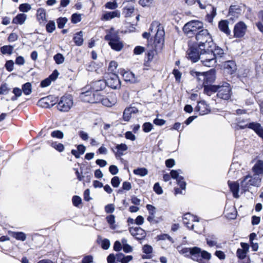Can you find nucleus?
Returning <instances> with one entry per match:
<instances>
[{
  "label": "nucleus",
  "mask_w": 263,
  "mask_h": 263,
  "mask_svg": "<svg viewBox=\"0 0 263 263\" xmlns=\"http://www.w3.org/2000/svg\"><path fill=\"white\" fill-rule=\"evenodd\" d=\"M105 40L108 42L111 48L116 51H120L124 47V44L118 34V32L114 28L106 30Z\"/></svg>",
  "instance_id": "1"
},
{
  "label": "nucleus",
  "mask_w": 263,
  "mask_h": 263,
  "mask_svg": "<svg viewBox=\"0 0 263 263\" xmlns=\"http://www.w3.org/2000/svg\"><path fill=\"white\" fill-rule=\"evenodd\" d=\"M196 39L199 49L209 50L214 45L211 34L206 29H202L196 35Z\"/></svg>",
  "instance_id": "2"
},
{
  "label": "nucleus",
  "mask_w": 263,
  "mask_h": 263,
  "mask_svg": "<svg viewBox=\"0 0 263 263\" xmlns=\"http://www.w3.org/2000/svg\"><path fill=\"white\" fill-rule=\"evenodd\" d=\"M151 32L153 30L156 31L154 43L156 49H161L164 42L165 32L163 27L158 22H153L150 28Z\"/></svg>",
  "instance_id": "3"
},
{
  "label": "nucleus",
  "mask_w": 263,
  "mask_h": 263,
  "mask_svg": "<svg viewBox=\"0 0 263 263\" xmlns=\"http://www.w3.org/2000/svg\"><path fill=\"white\" fill-rule=\"evenodd\" d=\"M211 253L205 250H202L201 248L194 247L192 248L190 258L198 263H209L211 259Z\"/></svg>",
  "instance_id": "4"
},
{
  "label": "nucleus",
  "mask_w": 263,
  "mask_h": 263,
  "mask_svg": "<svg viewBox=\"0 0 263 263\" xmlns=\"http://www.w3.org/2000/svg\"><path fill=\"white\" fill-rule=\"evenodd\" d=\"M190 73L192 76L196 77L198 81H203V85H210L216 79V72L214 69H211L206 72H200L192 70Z\"/></svg>",
  "instance_id": "5"
},
{
  "label": "nucleus",
  "mask_w": 263,
  "mask_h": 263,
  "mask_svg": "<svg viewBox=\"0 0 263 263\" xmlns=\"http://www.w3.org/2000/svg\"><path fill=\"white\" fill-rule=\"evenodd\" d=\"M200 58L201 62L204 66L212 67L215 65L216 63V57L213 53L212 47L206 49H200Z\"/></svg>",
  "instance_id": "6"
},
{
  "label": "nucleus",
  "mask_w": 263,
  "mask_h": 263,
  "mask_svg": "<svg viewBox=\"0 0 263 263\" xmlns=\"http://www.w3.org/2000/svg\"><path fill=\"white\" fill-rule=\"evenodd\" d=\"M80 98L84 102L97 103L101 101L102 96L100 92L86 91L81 93Z\"/></svg>",
  "instance_id": "7"
},
{
  "label": "nucleus",
  "mask_w": 263,
  "mask_h": 263,
  "mask_svg": "<svg viewBox=\"0 0 263 263\" xmlns=\"http://www.w3.org/2000/svg\"><path fill=\"white\" fill-rule=\"evenodd\" d=\"M217 96L223 100H228L230 99L232 92L230 85L227 83H223L221 85H216Z\"/></svg>",
  "instance_id": "8"
},
{
  "label": "nucleus",
  "mask_w": 263,
  "mask_h": 263,
  "mask_svg": "<svg viewBox=\"0 0 263 263\" xmlns=\"http://www.w3.org/2000/svg\"><path fill=\"white\" fill-rule=\"evenodd\" d=\"M261 182V179L257 177L247 175L241 181L240 185L243 191H248L251 186H259Z\"/></svg>",
  "instance_id": "9"
},
{
  "label": "nucleus",
  "mask_w": 263,
  "mask_h": 263,
  "mask_svg": "<svg viewBox=\"0 0 263 263\" xmlns=\"http://www.w3.org/2000/svg\"><path fill=\"white\" fill-rule=\"evenodd\" d=\"M73 104V100L71 96H63L58 102L57 108L60 111L67 112L71 108Z\"/></svg>",
  "instance_id": "10"
},
{
  "label": "nucleus",
  "mask_w": 263,
  "mask_h": 263,
  "mask_svg": "<svg viewBox=\"0 0 263 263\" xmlns=\"http://www.w3.org/2000/svg\"><path fill=\"white\" fill-rule=\"evenodd\" d=\"M202 28L203 23L201 22L193 20L185 24L183 30L185 33L190 35L191 33L196 32Z\"/></svg>",
  "instance_id": "11"
},
{
  "label": "nucleus",
  "mask_w": 263,
  "mask_h": 263,
  "mask_svg": "<svg viewBox=\"0 0 263 263\" xmlns=\"http://www.w3.org/2000/svg\"><path fill=\"white\" fill-rule=\"evenodd\" d=\"M106 84L113 89H117L121 87V81L116 73H108L106 77Z\"/></svg>",
  "instance_id": "12"
},
{
  "label": "nucleus",
  "mask_w": 263,
  "mask_h": 263,
  "mask_svg": "<svg viewBox=\"0 0 263 263\" xmlns=\"http://www.w3.org/2000/svg\"><path fill=\"white\" fill-rule=\"evenodd\" d=\"M245 6L241 4L231 6L229 8L228 17L232 21L238 18L241 14Z\"/></svg>",
  "instance_id": "13"
},
{
  "label": "nucleus",
  "mask_w": 263,
  "mask_h": 263,
  "mask_svg": "<svg viewBox=\"0 0 263 263\" xmlns=\"http://www.w3.org/2000/svg\"><path fill=\"white\" fill-rule=\"evenodd\" d=\"M247 30V26L243 22L240 21L236 23L234 27V36L236 38H241L245 36Z\"/></svg>",
  "instance_id": "14"
},
{
  "label": "nucleus",
  "mask_w": 263,
  "mask_h": 263,
  "mask_svg": "<svg viewBox=\"0 0 263 263\" xmlns=\"http://www.w3.org/2000/svg\"><path fill=\"white\" fill-rule=\"evenodd\" d=\"M183 223L189 229L194 230L195 225L193 222H199V218L197 216L191 214L190 213H187L183 215Z\"/></svg>",
  "instance_id": "15"
},
{
  "label": "nucleus",
  "mask_w": 263,
  "mask_h": 263,
  "mask_svg": "<svg viewBox=\"0 0 263 263\" xmlns=\"http://www.w3.org/2000/svg\"><path fill=\"white\" fill-rule=\"evenodd\" d=\"M57 102V98L50 95L41 99L38 102V105L43 108H50L55 105Z\"/></svg>",
  "instance_id": "16"
},
{
  "label": "nucleus",
  "mask_w": 263,
  "mask_h": 263,
  "mask_svg": "<svg viewBox=\"0 0 263 263\" xmlns=\"http://www.w3.org/2000/svg\"><path fill=\"white\" fill-rule=\"evenodd\" d=\"M182 173L180 170H172L170 173L171 177L177 180V183L180 186L182 190H185L186 187V183L184 181L183 177L179 175Z\"/></svg>",
  "instance_id": "17"
},
{
  "label": "nucleus",
  "mask_w": 263,
  "mask_h": 263,
  "mask_svg": "<svg viewBox=\"0 0 263 263\" xmlns=\"http://www.w3.org/2000/svg\"><path fill=\"white\" fill-rule=\"evenodd\" d=\"M182 173L180 170H172L170 173L171 177L177 180V183L180 186L182 190H185L186 187V183L184 181L183 177L179 175Z\"/></svg>",
  "instance_id": "18"
},
{
  "label": "nucleus",
  "mask_w": 263,
  "mask_h": 263,
  "mask_svg": "<svg viewBox=\"0 0 263 263\" xmlns=\"http://www.w3.org/2000/svg\"><path fill=\"white\" fill-rule=\"evenodd\" d=\"M241 248H238L236 251L237 257L241 260L245 259L249 250V245L245 242L240 243Z\"/></svg>",
  "instance_id": "19"
},
{
  "label": "nucleus",
  "mask_w": 263,
  "mask_h": 263,
  "mask_svg": "<svg viewBox=\"0 0 263 263\" xmlns=\"http://www.w3.org/2000/svg\"><path fill=\"white\" fill-rule=\"evenodd\" d=\"M146 209L148 212L149 215L147 218V220L151 223H157L158 222L156 218V208L151 204H147Z\"/></svg>",
  "instance_id": "20"
},
{
  "label": "nucleus",
  "mask_w": 263,
  "mask_h": 263,
  "mask_svg": "<svg viewBox=\"0 0 263 263\" xmlns=\"http://www.w3.org/2000/svg\"><path fill=\"white\" fill-rule=\"evenodd\" d=\"M129 232L132 235L139 240L143 239L146 235L145 231L140 227H132Z\"/></svg>",
  "instance_id": "21"
},
{
  "label": "nucleus",
  "mask_w": 263,
  "mask_h": 263,
  "mask_svg": "<svg viewBox=\"0 0 263 263\" xmlns=\"http://www.w3.org/2000/svg\"><path fill=\"white\" fill-rule=\"evenodd\" d=\"M102 104L107 107H111L117 103V99L115 94H112L106 98H103L101 101Z\"/></svg>",
  "instance_id": "22"
},
{
  "label": "nucleus",
  "mask_w": 263,
  "mask_h": 263,
  "mask_svg": "<svg viewBox=\"0 0 263 263\" xmlns=\"http://www.w3.org/2000/svg\"><path fill=\"white\" fill-rule=\"evenodd\" d=\"M120 16L121 13L119 10H115L114 11H107L103 14L101 17V20L107 21L115 17L119 18Z\"/></svg>",
  "instance_id": "23"
},
{
  "label": "nucleus",
  "mask_w": 263,
  "mask_h": 263,
  "mask_svg": "<svg viewBox=\"0 0 263 263\" xmlns=\"http://www.w3.org/2000/svg\"><path fill=\"white\" fill-rule=\"evenodd\" d=\"M138 110L135 107H129L125 109L123 114V119L125 121H128L132 117V115L137 114Z\"/></svg>",
  "instance_id": "24"
},
{
  "label": "nucleus",
  "mask_w": 263,
  "mask_h": 263,
  "mask_svg": "<svg viewBox=\"0 0 263 263\" xmlns=\"http://www.w3.org/2000/svg\"><path fill=\"white\" fill-rule=\"evenodd\" d=\"M195 110L199 112L201 115L207 114L210 112L209 107L204 101L198 102L197 106L195 108Z\"/></svg>",
  "instance_id": "25"
},
{
  "label": "nucleus",
  "mask_w": 263,
  "mask_h": 263,
  "mask_svg": "<svg viewBox=\"0 0 263 263\" xmlns=\"http://www.w3.org/2000/svg\"><path fill=\"white\" fill-rule=\"evenodd\" d=\"M187 58L193 62H196L200 58L198 50L195 48H190L187 51Z\"/></svg>",
  "instance_id": "26"
},
{
  "label": "nucleus",
  "mask_w": 263,
  "mask_h": 263,
  "mask_svg": "<svg viewBox=\"0 0 263 263\" xmlns=\"http://www.w3.org/2000/svg\"><path fill=\"white\" fill-rule=\"evenodd\" d=\"M252 170L256 175H263V160H257Z\"/></svg>",
  "instance_id": "27"
},
{
  "label": "nucleus",
  "mask_w": 263,
  "mask_h": 263,
  "mask_svg": "<svg viewBox=\"0 0 263 263\" xmlns=\"http://www.w3.org/2000/svg\"><path fill=\"white\" fill-rule=\"evenodd\" d=\"M36 19L40 25H44L47 22L46 13L43 8H39L36 12Z\"/></svg>",
  "instance_id": "28"
},
{
  "label": "nucleus",
  "mask_w": 263,
  "mask_h": 263,
  "mask_svg": "<svg viewBox=\"0 0 263 263\" xmlns=\"http://www.w3.org/2000/svg\"><path fill=\"white\" fill-rule=\"evenodd\" d=\"M219 30L229 36L231 34V30L229 28V22L227 20L220 21L218 23Z\"/></svg>",
  "instance_id": "29"
},
{
  "label": "nucleus",
  "mask_w": 263,
  "mask_h": 263,
  "mask_svg": "<svg viewBox=\"0 0 263 263\" xmlns=\"http://www.w3.org/2000/svg\"><path fill=\"white\" fill-rule=\"evenodd\" d=\"M224 68L226 72L232 74L236 70V65L234 61H229L224 63Z\"/></svg>",
  "instance_id": "30"
},
{
  "label": "nucleus",
  "mask_w": 263,
  "mask_h": 263,
  "mask_svg": "<svg viewBox=\"0 0 263 263\" xmlns=\"http://www.w3.org/2000/svg\"><path fill=\"white\" fill-rule=\"evenodd\" d=\"M27 18L26 14L24 13L18 14L13 18L12 23L22 25L25 23Z\"/></svg>",
  "instance_id": "31"
},
{
  "label": "nucleus",
  "mask_w": 263,
  "mask_h": 263,
  "mask_svg": "<svg viewBox=\"0 0 263 263\" xmlns=\"http://www.w3.org/2000/svg\"><path fill=\"white\" fill-rule=\"evenodd\" d=\"M123 78L126 82L135 83L137 82L135 74L130 71H125L122 74Z\"/></svg>",
  "instance_id": "32"
},
{
  "label": "nucleus",
  "mask_w": 263,
  "mask_h": 263,
  "mask_svg": "<svg viewBox=\"0 0 263 263\" xmlns=\"http://www.w3.org/2000/svg\"><path fill=\"white\" fill-rule=\"evenodd\" d=\"M228 184L229 187L233 193V197L236 198L239 197V184L236 182H231L230 181H228Z\"/></svg>",
  "instance_id": "33"
},
{
  "label": "nucleus",
  "mask_w": 263,
  "mask_h": 263,
  "mask_svg": "<svg viewBox=\"0 0 263 263\" xmlns=\"http://www.w3.org/2000/svg\"><path fill=\"white\" fill-rule=\"evenodd\" d=\"M106 81L103 80H99L93 82L92 87L94 91L99 92L100 90L104 89L105 87Z\"/></svg>",
  "instance_id": "34"
},
{
  "label": "nucleus",
  "mask_w": 263,
  "mask_h": 263,
  "mask_svg": "<svg viewBox=\"0 0 263 263\" xmlns=\"http://www.w3.org/2000/svg\"><path fill=\"white\" fill-rule=\"evenodd\" d=\"M117 152H115L116 157H121L124 155V152L128 149L127 146L124 143L117 144L116 146Z\"/></svg>",
  "instance_id": "35"
},
{
  "label": "nucleus",
  "mask_w": 263,
  "mask_h": 263,
  "mask_svg": "<svg viewBox=\"0 0 263 263\" xmlns=\"http://www.w3.org/2000/svg\"><path fill=\"white\" fill-rule=\"evenodd\" d=\"M142 251L145 255L142 256L143 259H149L151 258V254L153 252V248L151 246L145 245L143 247Z\"/></svg>",
  "instance_id": "36"
},
{
  "label": "nucleus",
  "mask_w": 263,
  "mask_h": 263,
  "mask_svg": "<svg viewBox=\"0 0 263 263\" xmlns=\"http://www.w3.org/2000/svg\"><path fill=\"white\" fill-rule=\"evenodd\" d=\"M133 259L132 255L124 256L122 253L117 254V261L121 263H128Z\"/></svg>",
  "instance_id": "37"
},
{
  "label": "nucleus",
  "mask_w": 263,
  "mask_h": 263,
  "mask_svg": "<svg viewBox=\"0 0 263 263\" xmlns=\"http://www.w3.org/2000/svg\"><path fill=\"white\" fill-rule=\"evenodd\" d=\"M106 220L109 226V228L112 230H115L118 226L116 223L115 216L114 215H109L106 216Z\"/></svg>",
  "instance_id": "38"
},
{
  "label": "nucleus",
  "mask_w": 263,
  "mask_h": 263,
  "mask_svg": "<svg viewBox=\"0 0 263 263\" xmlns=\"http://www.w3.org/2000/svg\"><path fill=\"white\" fill-rule=\"evenodd\" d=\"M9 234L11 235L12 237L18 240H21L23 241H25L26 239V234L22 232H10Z\"/></svg>",
  "instance_id": "39"
},
{
  "label": "nucleus",
  "mask_w": 263,
  "mask_h": 263,
  "mask_svg": "<svg viewBox=\"0 0 263 263\" xmlns=\"http://www.w3.org/2000/svg\"><path fill=\"white\" fill-rule=\"evenodd\" d=\"M206 243L209 246L212 247H218L216 236L214 235H208L206 238Z\"/></svg>",
  "instance_id": "40"
},
{
  "label": "nucleus",
  "mask_w": 263,
  "mask_h": 263,
  "mask_svg": "<svg viewBox=\"0 0 263 263\" xmlns=\"http://www.w3.org/2000/svg\"><path fill=\"white\" fill-rule=\"evenodd\" d=\"M73 40L75 44L77 46H81L83 43V32L82 31H79L73 37Z\"/></svg>",
  "instance_id": "41"
},
{
  "label": "nucleus",
  "mask_w": 263,
  "mask_h": 263,
  "mask_svg": "<svg viewBox=\"0 0 263 263\" xmlns=\"http://www.w3.org/2000/svg\"><path fill=\"white\" fill-rule=\"evenodd\" d=\"M203 87L204 93L208 95V96H211L212 93L217 92L216 85L204 84V85H203Z\"/></svg>",
  "instance_id": "42"
},
{
  "label": "nucleus",
  "mask_w": 263,
  "mask_h": 263,
  "mask_svg": "<svg viewBox=\"0 0 263 263\" xmlns=\"http://www.w3.org/2000/svg\"><path fill=\"white\" fill-rule=\"evenodd\" d=\"M14 47L11 45H5L1 47L0 50L3 54L11 55L13 50Z\"/></svg>",
  "instance_id": "43"
},
{
  "label": "nucleus",
  "mask_w": 263,
  "mask_h": 263,
  "mask_svg": "<svg viewBox=\"0 0 263 263\" xmlns=\"http://www.w3.org/2000/svg\"><path fill=\"white\" fill-rule=\"evenodd\" d=\"M227 218L234 219L236 217V211L234 207H231L224 211Z\"/></svg>",
  "instance_id": "44"
},
{
  "label": "nucleus",
  "mask_w": 263,
  "mask_h": 263,
  "mask_svg": "<svg viewBox=\"0 0 263 263\" xmlns=\"http://www.w3.org/2000/svg\"><path fill=\"white\" fill-rule=\"evenodd\" d=\"M133 173L136 175L139 176L140 177H144L147 175L148 171L145 167H141L135 169Z\"/></svg>",
  "instance_id": "45"
},
{
  "label": "nucleus",
  "mask_w": 263,
  "mask_h": 263,
  "mask_svg": "<svg viewBox=\"0 0 263 263\" xmlns=\"http://www.w3.org/2000/svg\"><path fill=\"white\" fill-rule=\"evenodd\" d=\"M135 7L134 5L126 6L123 8V13L126 17H129L134 12Z\"/></svg>",
  "instance_id": "46"
},
{
  "label": "nucleus",
  "mask_w": 263,
  "mask_h": 263,
  "mask_svg": "<svg viewBox=\"0 0 263 263\" xmlns=\"http://www.w3.org/2000/svg\"><path fill=\"white\" fill-rule=\"evenodd\" d=\"M112 2H109L105 4V7L106 9L110 10H115L118 7L117 2V0H112Z\"/></svg>",
  "instance_id": "47"
},
{
  "label": "nucleus",
  "mask_w": 263,
  "mask_h": 263,
  "mask_svg": "<svg viewBox=\"0 0 263 263\" xmlns=\"http://www.w3.org/2000/svg\"><path fill=\"white\" fill-rule=\"evenodd\" d=\"M46 29L48 32L52 33L55 29V24L53 21H50L46 26Z\"/></svg>",
  "instance_id": "48"
},
{
  "label": "nucleus",
  "mask_w": 263,
  "mask_h": 263,
  "mask_svg": "<svg viewBox=\"0 0 263 263\" xmlns=\"http://www.w3.org/2000/svg\"><path fill=\"white\" fill-rule=\"evenodd\" d=\"M22 90L26 95H29L31 93V85L30 83H26L23 85Z\"/></svg>",
  "instance_id": "49"
},
{
  "label": "nucleus",
  "mask_w": 263,
  "mask_h": 263,
  "mask_svg": "<svg viewBox=\"0 0 263 263\" xmlns=\"http://www.w3.org/2000/svg\"><path fill=\"white\" fill-rule=\"evenodd\" d=\"M118 67V64L116 62L112 61L109 63L108 70L110 73H115Z\"/></svg>",
  "instance_id": "50"
},
{
  "label": "nucleus",
  "mask_w": 263,
  "mask_h": 263,
  "mask_svg": "<svg viewBox=\"0 0 263 263\" xmlns=\"http://www.w3.org/2000/svg\"><path fill=\"white\" fill-rule=\"evenodd\" d=\"M82 20V14L78 13H73L71 15V21L73 24H77L81 22Z\"/></svg>",
  "instance_id": "51"
},
{
  "label": "nucleus",
  "mask_w": 263,
  "mask_h": 263,
  "mask_svg": "<svg viewBox=\"0 0 263 263\" xmlns=\"http://www.w3.org/2000/svg\"><path fill=\"white\" fill-rule=\"evenodd\" d=\"M31 9V6L27 3L22 4L19 6V10L23 12H27Z\"/></svg>",
  "instance_id": "52"
},
{
  "label": "nucleus",
  "mask_w": 263,
  "mask_h": 263,
  "mask_svg": "<svg viewBox=\"0 0 263 263\" xmlns=\"http://www.w3.org/2000/svg\"><path fill=\"white\" fill-rule=\"evenodd\" d=\"M54 60L57 64H61L64 62L65 58L61 53H57L53 57Z\"/></svg>",
  "instance_id": "53"
},
{
  "label": "nucleus",
  "mask_w": 263,
  "mask_h": 263,
  "mask_svg": "<svg viewBox=\"0 0 263 263\" xmlns=\"http://www.w3.org/2000/svg\"><path fill=\"white\" fill-rule=\"evenodd\" d=\"M51 146L60 152H62L64 149V146L62 143L53 142L51 143Z\"/></svg>",
  "instance_id": "54"
},
{
  "label": "nucleus",
  "mask_w": 263,
  "mask_h": 263,
  "mask_svg": "<svg viewBox=\"0 0 263 263\" xmlns=\"http://www.w3.org/2000/svg\"><path fill=\"white\" fill-rule=\"evenodd\" d=\"M67 18L66 17H61L57 20V24L59 28H63L66 23L67 22Z\"/></svg>",
  "instance_id": "55"
},
{
  "label": "nucleus",
  "mask_w": 263,
  "mask_h": 263,
  "mask_svg": "<svg viewBox=\"0 0 263 263\" xmlns=\"http://www.w3.org/2000/svg\"><path fill=\"white\" fill-rule=\"evenodd\" d=\"M234 165H232L229 171L228 174L230 177L232 178H235L237 177L238 172H236V169L234 167Z\"/></svg>",
  "instance_id": "56"
},
{
  "label": "nucleus",
  "mask_w": 263,
  "mask_h": 263,
  "mask_svg": "<svg viewBox=\"0 0 263 263\" xmlns=\"http://www.w3.org/2000/svg\"><path fill=\"white\" fill-rule=\"evenodd\" d=\"M10 88L6 83L3 84L0 86V95H7L8 93Z\"/></svg>",
  "instance_id": "57"
},
{
  "label": "nucleus",
  "mask_w": 263,
  "mask_h": 263,
  "mask_svg": "<svg viewBox=\"0 0 263 263\" xmlns=\"http://www.w3.org/2000/svg\"><path fill=\"white\" fill-rule=\"evenodd\" d=\"M191 251L192 248H184L179 251V253L186 257H190Z\"/></svg>",
  "instance_id": "58"
},
{
  "label": "nucleus",
  "mask_w": 263,
  "mask_h": 263,
  "mask_svg": "<svg viewBox=\"0 0 263 263\" xmlns=\"http://www.w3.org/2000/svg\"><path fill=\"white\" fill-rule=\"evenodd\" d=\"M154 0H139V4L143 7H150L153 5Z\"/></svg>",
  "instance_id": "59"
},
{
  "label": "nucleus",
  "mask_w": 263,
  "mask_h": 263,
  "mask_svg": "<svg viewBox=\"0 0 263 263\" xmlns=\"http://www.w3.org/2000/svg\"><path fill=\"white\" fill-rule=\"evenodd\" d=\"M196 222V223L194 224L195 226L194 227V230H193L198 234H201L204 229L203 225L201 223H199V222Z\"/></svg>",
  "instance_id": "60"
},
{
  "label": "nucleus",
  "mask_w": 263,
  "mask_h": 263,
  "mask_svg": "<svg viewBox=\"0 0 263 263\" xmlns=\"http://www.w3.org/2000/svg\"><path fill=\"white\" fill-rule=\"evenodd\" d=\"M51 136L58 139H62L64 137V134L62 132L57 130L51 133Z\"/></svg>",
  "instance_id": "61"
},
{
  "label": "nucleus",
  "mask_w": 263,
  "mask_h": 263,
  "mask_svg": "<svg viewBox=\"0 0 263 263\" xmlns=\"http://www.w3.org/2000/svg\"><path fill=\"white\" fill-rule=\"evenodd\" d=\"M153 125L149 122H146L143 125V130L145 133H148L153 129Z\"/></svg>",
  "instance_id": "62"
},
{
  "label": "nucleus",
  "mask_w": 263,
  "mask_h": 263,
  "mask_svg": "<svg viewBox=\"0 0 263 263\" xmlns=\"http://www.w3.org/2000/svg\"><path fill=\"white\" fill-rule=\"evenodd\" d=\"M14 62L12 60L7 61L5 64V67L6 69L11 72L13 70Z\"/></svg>",
  "instance_id": "63"
},
{
  "label": "nucleus",
  "mask_w": 263,
  "mask_h": 263,
  "mask_svg": "<svg viewBox=\"0 0 263 263\" xmlns=\"http://www.w3.org/2000/svg\"><path fill=\"white\" fill-rule=\"evenodd\" d=\"M120 180L119 177H114L111 180V184L114 187H117L119 186Z\"/></svg>",
  "instance_id": "64"
}]
</instances>
